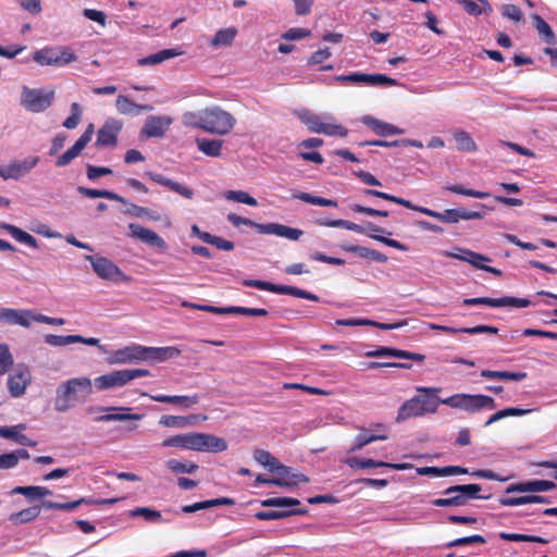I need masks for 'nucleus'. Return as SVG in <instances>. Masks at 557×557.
Returning a JSON list of instances; mask_svg holds the SVG:
<instances>
[{
	"label": "nucleus",
	"mask_w": 557,
	"mask_h": 557,
	"mask_svg": "<svg viewBox=\"0 0 557 557\" xmlns=\"http://www.w3.org/2000/svg\"><path fill=\"white\" fill-rule=\"evenodd\" d=\"M83 504L91 505V504H94V499L82 497L79 499L69 502V503H57V502H51V500H45V502H42V507L45 509H58V510H63V511H71Z\"/></svg>",
	"instance_id": "nucleus-41"
},
{
	"label": "nucleus",
	"mask_w": 557,
	"mask_h": 557,
	"mask_svg": "<svg viewBox=\"0 0 557 557\" xmlns=\"http://www.w3.org/2000/svg\"><path fill=\"white\" fill-rule=\"evenodd\" d=\"M148 375H150V372L147 369L114 370L96 377L95 386L99 391H104L112 387H121L135 379Z\"/></svg>",
	"instance_id": "nucleus-6"
},
{
	"label": "nucleus",
	"mask_w": 557,
	"mask_h": 557,
	"mask_svg": "<svg viewBox=\"0 0 557 557\" xmlns=\"http://www.w3.org/2000/svg\"><path fill=\"white\" fill-rule=\"evenodd\" d=\"M30 382V372L27 368L18 369L8 377V388L13 397H20L25 393Z\"/></svg>",
	"instance_id": "nucleus-25"
},
{
	"label": "nucleus",
	"mask_w": 557,
	"mask_h": 557,
	"mask_svg": "<svg viewBox=\"0 0 557 557\" xmlns=\"http://www.w3.org/2000/svg\"><path fill=\"white\" fill-rule=\"evenodd\" d=\"M416 389L418 393H423L424 395H416L406 400L398 409L396 417L397 422L421 417L425 413L436 412L440 406V398L436 394L441 388L419 386Z\"/></svg>",
	"instance_id": "nucleus-4"
},
{
	"label": "nucleus",
	"mask_w": 557,
	"mask_h": 557,
	"mask_svg": "<svg viewBox=\"0 0 557 557\" xmlns=\"http://www.w3.org/2000/svg\"><path fill=\"white\" fill-rule=\"evenodd\" d=\"M226 449L227 442L222 437L207 433H190V450L222 453Z\"/></svg>",
	"instance_id": "nucleus-12"
},
{
	"label": "nucleus",
	"mask_w": 557,
	"mask_h": 557,
	"mask_svg": "<svg viewBox=\"0 0 557 557\" xmlns=\"http://www.w3.org/2000/svg\"><path fill=\"white\" fill-rule=\"evenodd\" d=\"M38 312L29 309H14L13 325L29 327L32 322H36Z\"/></svg>",
	"instance_id": "nucleus-47"
},
{
	"label": "nucleus",
	"mask_w": 557,
	"mask_h": 557,
	"mask_svg": "<svg viewBox=\"0 0 557 557\" xmlns=\"http://www.w3.org/2000/svg\"><path fill=\"white\" fill-rule=\"evenodd\" d=\"M262 234H271L297 242L304 235V231L280 223H265L262 227Z\"/></svg>",
	"instance_id": "nucleus-28"
},
{
	"label": "nucleus",
	"mask_w": 557,
	"mask_h": 557,
	"mask_svg": "<svg viewBox=\"0 0 557 557\" xmlns=\"http://www.w3.org/2000/svg\"><path fill=\"white\" fill-rule=\"evenodd\" d=\"M92 393V383L88 377H74L63 382L57 387L54 409L65 412L74 407L75 403H84Z\"/></svg>",
	"instance_id": "nucleus-3"
},
{
	"label": "nucleus",
	"mask_w": 557,
	"mask_h": 557,
	"mask_svg": "<svg viewBox=\"0 0 557 557\" xmlns=\"http://www.w3.org/2000/svg\"><path fill=\"white\" fill-rule=\"evenodd\" d=\"M319 134L333 137H346L348 135V129L344 125L336 123L335 119L332 116H325Z\"/></svg>",
	"instance_id": "nucleus-40"
},
{
	"label": "nucleus",
	"mask_w": 557,
	"mask_h": 557,
	"mask_svg": "<svg viewBox=\"0 0 557 557\" xmlns=\"http://www.w3.org/2000/svg\"><path fill=\"white\" fill-rule=\"evenodd\" d=\"M77 191L85 196V197H88V198H106V199H109V200H114V201H117L120 203H123V205H127V200L111 191V190H107V189H92V188H88V187H83V186H79L77 188Z\"/></svg>",
	"instance_id": "nucleus-37"
},
{
	"label": "nucleus",
	"mask_w": 557,
	"mask_h": 557,
	"mask_svg": "<svg viewBox=\"0 0 557 557\" xmlns=\"http://www.w3.org/2000/svg\"><path fill=\"white\" fill-rule=\"evenodd\" d=\"M499 537L502 540L510 541V542H532V543H541V544L547 543V540H545L541 536L519 534V533L500 532Z\"/></svg>",
	"instance_id": "nucleus-51"
},
{
	"label": "nucleus",
	"mask_w": 557,
	"mask_h": 557,
	"mask_svg": "<svg viewBox=\"0 0 557 557\" xmlns=\"http://www.w3.org/2000/svg\"><path fill=\"white\" fill-rule=\"evenodd\" d=\"M385 440H387L386 434L374 435V434L360 433L356 436L354 445L351 446L350 450L351 451L360 450L368 444H371L375 441H385Z\"/></svg>",
	"instance_id": "nucleus-50"
},
{
	"label": "nucleus",
	"mask_w": 557,
	"mask_h": 557,
	"mask_svg": "<svg viewBox=\"0 0 557 557\" xmlns=\"http://www.w3.org/2000/svg\"><path fill=\"white\" fill-rule=\"evenodd\" d=\"M350 468L368 469V468H391L395 470H407L411 468L410 463H391L385 461H376L371 458L352 457L346 460Z\"/></svg>",
	"instance_id": "nucleus-24"
},
{
	"label": "nucleus",
	"mask_w": 557,
	"mask_h": 557,
	"mask_svg": "<svg viewBox=\"0 0 557 557\" xmlns=\"http://www.w3.org/2000/svg\"><path fill=\"white\" fill-rule=\"evenodd\" d=\"M362 194L364 196H371V197H377L387 201L395 202L397 205H400L407 209L418 211L420 213H423L428 216H432L437 219L441 222L444 223H458L460 220H478L482 219L483 214L479 211H467L465 209H446L443 212H436L434 210H431L425 207H420L417 205H413L409 200H406L404 198L389 195L384 191H380L376 189H363Z\"/></svg>",
	"instance_id": "nucleus-2"
},
{
	"label": "nucleus",
	"mask_w": 557,
	"mask_h": 557,
	"mask_svg": "<svg viewBox=\"0 0 557 557\" xmlns=\"http://www.w3.org/2000/svg\"><path fill=\"white\" fill-rule=\"evenodd\" d=\"M454 138L456 141L457 149L460 151L472 152V151H475L478 148L474 140L465 131L456 132L454 134Z\"/></svg>",
	"instance_id": "nucleus-48"
},
{
	"label": "nucleus",
	"mask_w": 557,
	"mask_h": 557,
	"mask_svg": "<svg viewBox=\"0 0 557 557\" xmlns=\"http://www.w3.org/2000/svg\"><path fill=\"white\" fill-rule=\"evenodd\" d=\"M445 190H448L454 194L467 196V197H473L478 199H485L488 198L491 195L486 191H480L475 189L466 188L460 184H453V185H446L444 187Z\"/></svg>",
	"instance_id": "nucleus-49"
},
{
	"label": "nucleus",
	"mask_w": 557,
	"mask_h": 557,
	"mask_svg": "<svg viewBox=\"0 0 557 557\" xmlns=\"http://www.w3.org/2000/svg\"><path fill=\"white\" fill-rule=\"evenodd\" d=\"M198 403H199V396L197 394H195L191 396L171 395L169 404L177 405L183 408H189Z\"/></svg>",
	"instance_id": "nucleus-62"
},
{
	"label": "nucleus",
	"mask_w": 557,
	"mask_h": 557,
	"mask_svg": "<svg viewBox=\"0 0 557 557\" xmlns=\"http://www.w3.org/2000/svg\"><path fill=\"white\" fill-rule=\"evenodd\" d=\"M13 364V357L7 345H0V375L8 372Z\"/></svg>",
	"instance_id": "nucleus-64"
},
{
	"label": "nucleus",
	"mask_w": 557,
	"mask_h": 557,
	"mask_svg": "<svg viewBox=\"0 0 557 557\" xmlns=\"http://www.w3.org/2000/svg\"><path fill=\"white\" fill-rule=\"evenodd\" d=\"M143 416L138 413H107L100 417H97L95 421L97 422H107V421H139Z\"/></svg>",
	"instance_id": "nucleus-57"
},
{
	"label": "nucleus",
	"mask_w": 557,
	"mask_h": 557,
	"mask_svg": "<svg viewBox=\"0 0 557 557\" xmlns=\"http://www.w3.org/2000/svg\"><path fill=\"white\" fill-rule=\"evenodd\" d=\"M131 231V235L143 243L148 244L149 246L165 250L166 244L162 237H160L156 232L146 228L139 224L131 223L128 225Z\"/></svg>",
	"instance_id": "nucleus-21"
},
{
	"label": "nucleus",
	"mask_w": 557,
	"mask_h": 557,
	"mask_svg": "<svg viewBox=\"0 0 557 557\" xmlns=\"http://www.w3.org/2000/svg\"><path fill=\"white\" fill-rule=\"evenodd\" d=\"M293 198L299 199L310 205L321 206V207H337V201L329 198H323L319 196L311 195L305 191H295L293 194Z\"/></svg>",
	"instance_id": "nucleus-43"
},
{
	"label": "nucleus",
	"mask_w": 557,
	"mask_h": 557,
	"mask_svg": "<svg viewBox=\"0 0 557 557\" xmlns=\"http://www.w3.org/2000/svg\"><path fill=\"white\" fill-rule=\"evenodd\" d=\"M181 355V349L175 346L149 347L148 360L152 362H164Z\"/></svg>",
	"instance_id": "nucleus-35"
},
{
	"label": "nucleus",
	"mask_w": 557,
	"mask_h": 557,
	"mask_svg": "<svg viewBox=\"0 0 557 557\" xmlns=\"http://www.w3.org/2000/svg\"><path fill=\"white\" fill-rule=\"evenodd\" d=\"M92 267L94 272L102 280L111 282H127L129 277L111 260L104 257L86 256Z\"/></svg>",
	"instance_id": "nucleus-10"
},
{
	"label": "nucleus",
	"mask_w": 557,
	"mask_h": 557,
	"mask_svg": "<svg viewBox=\"0 0 557 557\" xmlns=\"http://www.w3.org/2000/svg\"><path fill=\"white\" fill-rule=\"evenodd\" d=\"M16 428L17 426H0V436L8 440H14L23 446H36V442L28 438L25 434L18 433Z\"/></svg>",
	"instance_id": "nucleus-44"
},
{
	"label": "nucleus",
	"mask_w": 557,
	"mask_h": 557,
	"mask_svg": "<svg viewBox=\"0 0 557 557\" xmlns=\"http://www.w3.org/2000/svg\"><path fill=\"white\" fill-rule=\"evenodd\" d=\"M0 228L8 232L16 242L21 244H25L32 248L38 247L37 239L33 235L15 225L2 222L0 223Z\"/></svg>",
	"instance_id": "nucleus-33"
},
{
	"label": "nucleus",
	"mask_w": 557,
	"mask_h": 557,
	"mask_svg": "<svg viewBox=\"0 0 557 557\" xmlns=\"http://www.w3.org/2000/svg\"><path fill=\"white\" fill-rule=\"evenodd\" d=\"M131 231V235L143 243L148 244L149 246L165 250L166 244L162 237H160L156 232L146 228L139 224L131 223L128 225Z\"/></svg>",
	"instance_id": "nucleus-19"
},
{
	"label": "nucleus",
	"mask_w": 557,
	"mask_h": 557,
	"mask_svg": "<svg viewBox=\"0 0 557 557\" xmlns=\"http://www.w3.org/2000/svg\"><path fill=\"white\" fill-rule=\"evenodd\" d=\"M146 175L154 183H158L170 190L181 195L186 199H191L194 197V190L185 185H182L169 177H165L159 173L147 172Z\"/></svg>",
	"instance_id": "nucleus-27"
},
{
	"label": "nucleus",
	"mask_w": 557,
	"mask_h": 557,
	"mask_svg": "<svg viewBox=\"0 0 557 557\" xmlns=\"http://www.w3.org/2000/svg\"><path fill=\"white\" fill-rule=\"evenodd\" d=\"M224 197L226 200L245 203L252 207L258 205L257 200L253 197H251L249 194L243 190H227L224 194Z\"/></svg>",
	"instance_id": "nucleus-53"
},
{
	"label": "nucleus",
	"mask_w": 557,
	"mask_h": 557,
	"mask_svg": "<svg viewBox=\"0 0 557 557\" xmlns=\"http://www.w3.org/2000/svg\"><path fill=\"white\" fill-rule=\"evenodd\" d=\"M463 306H476V305H485L494 308L498 307H515V308H528L531 306V301L527 298H517V297H502V298H491V297H476V298H465L462 300Z\"/></svg>",
	"instance_id": "nucleus-13"
},
{
	"label": "nucleus",
	"mask_w": 557,
	"mask_h": 557,
	"mask_svg": "<svg viewBox=\"0 0 557 557\" xmlns=\"http://www.w3.org/2000/svg\"><path fill=\"white\" fill-rule=\"evenodd\" d=\"M334 79L342 84H363L367 86H397L398 82L384 74H366V73H350L347 75H337Z\"/></svg>",
	"instance_id": "nucleus-11"
},
{
	"label": "nucleus",
	"mask_w": 557,
	"mask_h": 557,
	"mask_svg": "<svg viewBox=\"0 0 557 557\" xmlns=\"http://www.w3.org/2000/svg\"><path fill=\"white\" fill-rule=\"evenodd\" d=\"M533 20L539 34L544 36V39L548 45H553L555 42V35L549 24L540 15H534Z\"/></svg>",
	"instance_id": "nucleus-52"
},
{
	"label": "nucleus",
	"mask_w": 557,
	"mask_h": 557,
	"mask_svg": "<svg viewBox=\"0 0 557 557\" xmlns=\"http://www.w3.org/2000/svg\"><path fill=\"white\" fill-rule=\"evenodd\" d=\"M227 220L234 225V226H240V225H246V226H250V227H253L256 228L259 233L262 234V227L264 226V224H261V223H257L248 218H243V216H239L235 213H230L227 215Z\"/></svg>",
	"instance_id": "nucleus-61"
},
{
	"label": "nucleus",
	"mask_w": 557,
	"mask_h": 557,
	"mask_svg": "<svg viewBox=\"0 0 557 557\" xmlns=\"http://www.w3.org/2000/svg\"><path fill=\"white\" fill-rule=\"evenodd\" d=\"M166 467L174 473H194L198 469V465L194 462H182L176 459H169Z\"/></svg>",
	"instance_id": "nucleus-54"
},
{
	"label": "nucleus",
	"mask_w": 557,
	"mask_h": 557,
	"mask_svg": "<svg viewBox=\"0 0 557 557\" xmlns=\"http://www.w3.org/2000/svg\"><path fill=\"white\" fill-rule=\"evenodd\" d=\"M39 162V157H28L22 161H13L0 166V176L3 180H20L28 174Z\"/></svg>",
	"instance_id": "nucleus-15"
},
{
	"label": "nucleus",
	"mask_w": 557,
	"mask_h": 557,
	"mask_svg": "<svg viewBox=\"0 0 557 557\" xmlns=\"http://www.w3.org/2000/svg\"><path fill=\"white\" fill-rule=\"evenodd\" d=\"M300 502L292 497H272L261 502L262 507H276L277 510L258 511L255 517L261 521L278 520L289 516L306 515V508L285 509L286 507L299 506Z\"/></svg>",
	"instance_id": "nucleus-5"
},
{
	"label": "nucleus",
	"mask_w": 557,
	"mask_h": 557,
	"mask_svg": "<svg viewBox=\"0 0 557 557\" xmlns=\"http://www.w3.org/2000/svg\"><path fill=\"white\" fill-rule=\"evenodd\" d=\"M131 231V235L143 243L148 244L149 246L165 250L166 244L162 237H160L156 232L146 228L139 224L131 223L128 225Z\"/></svg>",
	"instance_id": "nucleus-20"
},
{
	"label": "nucleus",
	"mask_w": 557,
	"mask_h": 557,
	"mask_svg": "<svg viewBox=\"0 0 557 557\" xmlns=\"http://www.w3.org/2000/svg\"><path fill=\"white\" fill-rule=\"evenodd\" d=\"M243 284L248 287H255L261 290H267L280 295H290L298 298L308 299L311 301H318L319 297L315 294L300 289L298 287L288 285H278L260 280H244Z\"/></svg>",
	"instance_id": "nucleus-9"
},
{
	"label": "nucleus",
	"mask_w": 557,
	"mask_h": 557,
	"mask_svg": "<svg viewBox=\"0 0 557 557\" xmlns=\"http://www.w3.org/2000/svg\"><path fill=\"white\" fill-rule=\"evenodd\" d=\"M54 91L23 87L21 104L29 112L40 113L51 107Z\"/></svg>",
	"instance_id": "nucleus-8"
},
{
	"label": "nucleus",
	"mask_w": 557,
	"mask_h": 557,
	"mask_svg": "<svg viewBox=\"0 0 557 557\" xmlns=\"http://www.w3.org/2000/svg\"><path fill=\"white\" fill-rule=\"evenodd\" d=\"M181 54H182V51H180L178 49H174V48L163 49V50H160V51L152 53L148 57L138 59L137 64L140 66L154 65V64H159L165 60L178 57Z\"/></svg>",
	"instance_id": "nucleus-34"
},
{
	"label": "nucleus",
	"mask_w": 557,
	"mask_h": 557,
	"mask_svg": "<svg viewBox=\"0 0 557 557\" xmlns=\"http://www.w3.org/2000/svg\"><path fill=\"white\" fill-rule=\"evenodd\" d=\"M548 498L545 496L540 495H524V496H518V497H503L499 498L498 503L502 506L506 507H513V506H521L525 504H544L548 503Z\"/></svg>",
	"instance_id": "nucleus-36"
},
{
	"label": "nucleus",
	"mask_w": 557,
	"mask_h": 557,
	"mask_svg": "<svg viewBox=\"0 0 557 557\" xmlns=\"http://www.w3.org/2000/svg\"><path fill=\"white\" fill-rule=\"evenodd\" d=\"M111 364L131 363L129 346L114 350L108 359Z\"/></svg>",
	"instance_id": "nucleus-60"
},
{
	"label": "nucleus",
	"mask_w": 557,
	"mask_h": 557,
	"mask_svg": "<svg viewBox=\"0 0 557 557\" xmlns=\"http://www.w3.org/2000/svg\"><path fill=\"white\" fill-rule=\"evenodd\" d=\"M368 358H376V357H395V358H403V359H409L417 362H423L425 360V356L418 352H411L408 350H403L398 348H391V347H379L375 350H369L364 354Z\"/></svg>",
	"instance_id": "nucleus-22"
},
{
	"label": "nucleus",
	"mask_w": 557,
	"mask_h": 557,
	"mask_svg": "<svg viewBox=\"0 0 557 557\" xmlns=\"http://www.w3.org/2000/svg\"><path fill=\"white\" fill-rule=\"evenodd\" d=\"M236 35H237V29L235 27L220 29L215 33V35L211 39L210 46L212 48H218L221 46H230L234 41Z\"/></svg>",
	"instance_id": "nucleus-42"
},
{
	"label": "nucleus",
	"mask_w": 557,
	"mask_h": 557,
	"mask_svg": "<svg viewBox=\"0 0 557 557\" xmlns=\"http://www.w3.org/2000/svg\"><path fill=\"white\" fill-rule=\"evenodd\" d=\"M40 515L39 506H32L25 509H22L17 512H13L9 516V521L14 525H20L24 523H28L35 520Z\"/></svg>",
	"instance_id": "nucleus-39"
},
{
	"label": "nucleus",
	"mask_w": 557,
	"mask_h": 557,
	"mask_svg": "<svg viewBox=\"0 0 557 557\" xmlns=\"http://www.w3.org/2000/svg\"><path fill=\"white\" fill-rule=\"evenodd\" d=\"M431 505L434 507H461L463 506V498L458 497L457 494L454 493L431 500Z\"/></svg>",
	"instance_id": "nucleus-56"
},
{
	"label": "nucleus",
	"mask_w": 557,
	"mask_h": 557,
	"mask_svg": "<svg viewBox=\"0 0 557 557\" xmlns=\"http://www.w3.org/2000/svg\"><path fill=\"white\" fill-rule=\"evenodd\" d=\"M315 224L320 225V226H327V227H342V228L352 231L356 233H360V234L364 233V228L361 225L356 224L350 221H347V220L319 219V220H317Z\"/></svg>",
	"instance_id": "nucleus-45"
},
{
	"label": "nucleus",
	"mask_w": 557,
	"mask_h": 557,
	"mask_svg": "<svg viewBox=\"0 0 557 557\" xmlns=\"http://www.w3.org/2000/svg\"><path fill=\"white\" fill-rule=\"evenodd\" d=\"M196 145L199 151L209 157H220L222 152L223 141L220 139L198 138Z\"/></svg>",
	"instance_id": "nucleus-38"
},
{
	"label": "nucleus",
	"mask_w": 557,
	"mask_h": 557,
	"mask_svg": "<svg viewBox=\"0 0 557 557\" xmlns=\"http://www.w3.org/2000/svg\"><path fill=\"white\" fill-rule=\"evenodd\" d=\"M185 123L210 134L226 135L236 124V119L220 107H210L184 115Z\"/></svg>",
	"instance_id": "nucleus-1"
},
{
	"label": "nucleus",
	"mask_w": 557,
	"mask_h": 557,
	"mask_svg": "<svg viewBox=\"0 0 557 557\" xmlns=\"http://www.w3.org/2000/svg\"><path fill=\"white\" fill-rule=\"evenodd\" d=\"M170 124V119L162 116H149L145 122L141 134L147 137H162Z\"/></svg>",
	"instance_id": "nucleus-31"
},
{
	"label": "nucleus",
	"mask_w": 557,
	"mask_h": 557,
	"mask_svg": "<svg viewBox=\"0 0 557 557\" xmlns=\"http://www.w3.org/2000/svg\"><path fill=\"white\" fill-rule=\"evenodd\" d=\"M362 123L373 131L377 136H391L403 134L404 131L393 124L375 119L371 115L362 116Z\"/></svg>",
	"instance_id": "nucleus-29"
},
{
	"label": "nucleus",
	"mask_w": 557,
	"mask_h": 557,
	"mask_svg": "<svg viewBox=\"0 0 557 557\" xmlns=\"http://www.w3.org/2000/svg\"><path fill=\"white\" fill-rule=\"evenodd\" d=\"M468 397L469 394H455L447 398H440V404L449 406L451 408L465 410Z\"/></svg>",
	"instance_id": "nucleus-59"
},
{
	"label": "nucleus",
	"mask_w": 557,
	"mask_h": 557,
	"mask_svg": "<svg viewBox=\"0 0 557 557\" xmlns=\"http://www.w3.org/2000/svg\"><path fill=\"white\" fill-rule=\"evenodd\" d=\"M228 310H230V313H235V314H244V315H251V317L268 315V311L263 308H247V307L232 306V307H228Z\"/></svg>",
	"instance_id": "nucleus-63"
},
{
	"label": "nucleus",
	"mask_w": 557,
	"mask_h": 557,
	"mask_svg": "<svg viewBox=\"0 0 557 557\" xmlns=\"http://www.w3.org/2000/svg\"><path fill=\"white\" fill-rule=\"evenodd\" d=\"M33 60L41 66H64L76 61L77 57L65 46L45 47L33 53Z\"/></svg>",
	"instance_id": "nucleus-7"
},
{
	"label": "nucleus",
	"mask_w": 557,
	"mask_h": 557,
	"mask_svg": "<svg viewBox=\"0 0 557 557\" xmlns=\"http://www.w3.org/2000/svg\"><path fill=\"white\" fill-rule=\"evenodd\" d=\"M122 129V123L116 120L107 121L98 131L96 146L114 147L117 141V135Z\"/></svg>",
	"instance_id": "nucleus-17"
},
{
	"label": "nucleus",
	"mask_w": 557,
	"mask_h": 557,
	"mask_svg": "<svg viewBox=\"0 0 557 557\" xmlns=\"http://www.w3.org/2000/svg\"><path fill=\"white\" fill-rule=\"evenodd\" d=\"M555 487L556 484L553 481L531 480L508 485L506 493H540L552 491Z\"/></svg>",
	"instance_id": "nucleus-18"
},
{
	"label": "nucleus",
	"mask_w": 557,
	"mask_h": 557,
	"mask_svg": "<svg viewBox=\"0 0 557 557\" xmlns=\"http://www.w3.org/2000/svg\"><path fill=\"white\" fill-rule=\"evenodd\" d=\"M429 329L442 331L444 333L451 334V335L458 334V333H467V334H471V335L482 334V333H488V334H497L498 333V329L495 326H491V325H476V326H472V327L456 329V327H451V326L429 323Z\"/></svg>",
	"instance_id": "nucleus-30"
},
{
	"label": "nucleus",
	"mask_w": 557,
	"mask_h": 557,
	"mask_svg": "<svg viewBox=\"0 0 557 557\" xmlns=\"http://www.w3.org/2000/svg\"><path fill=\"white\" fill-rule=\"evenodd\" d=\"M253 459L256 462L267 468L270 472H274L280 476H289L293 474L290 467L280 463L278 460L268 450L260 448L255 449Z\"/></svg>",
	"instance_id": "nucleus-16"
},
{
	"label": "nucleus",
	"mask_w": 557,
	"mask_h": 557,
	"mask_svg": "<svg viewBox=\"0 0 557 557\" xmlns=\"http://www.w3.org/2000/svg\"><path fill=\"white\" fill-rule=\"evenodd\" d=\"M443 255L448 258H454V259L466 261V262L472 264L474 268L484 270V271L492 273L496 276L502 275V271L499 269L484 264V262L491 261V259L488 257L478 253L475 251H472L469 249H459V253L444 251Z\"/></svg>",
	"instance_id": "nucleus-14"
},
{
	"label": "nucleus",
	"mask_w": 557,
	"mask_h": 557,
	"mask_svg": "<svg viewBox=\"0 0 557 557\" xmlns=\"http://www.w3.org/2000/svg\"><path fill=\"white\" fill-rule=\"evenodd\" d=\"M81 117H82L81 106L77 102H73L71 104V115L64 120L63 126L67 129H73L79 124Z\"/></svg>",
	"instance_id": "nucleus-58"
},
{
	"label": "nucleus",
	"mask_w": 557,
	"mask_h": 557,
	"mask_svg": "<svg viewBox=\"0 0 557 557\" xmlns=\"http://www.w3.org/2000/svg\"><path fill=\"white\" fill-rule=\"evenodd\" d=\"M481 485L479 484H462L451 485L442 492V495L457 494L458 497L463 498V506L468 504L470 499H487L488 496H480Z\"/></svg>",
	"instance_id": "nucleus-26"
},
{
	"label": "nucleus",
	"mask_w": 557,
	"mask_h": 557,
	"mask_svg": "<svg viewBox=\"0 0 557 557\" xmlns=\"http://www.w3.org/2000/svg\"><path fill=\"white\" fill-rule=\"evenodd\" d=\"M162 447H182L186 449H190V433L187 434H178L165 438L161 443Z\"/></svg>",
	"instance_id": "nucleus-55"
},
{
	"label": "nucleus",
	"mask_w": 557,
	"mask_h": 557,
	"mask_svg": "<svg viewBox=\"0 0 557 557\" xmlns=\"http://www.w3.org/2000/svg\"><path fill=\"white\" fill-rule=\"evenodd\" d=\"M496 407L495 400L487 395H471L469 394V397L467 399V405L465 408V411L474 413L482 409H494Z\"/></svg>",
	"instance_id": "nucleus-32"
},
{
	"label": "nucleus",
	"mask_w": 557,
	"mask_h": 557,
	"mask_svg": "<svg viewBox=\"0 0 557 557\" xmlns=\"http://www.w3.org/2000/svg\"><path fill=\"white\" fill-rule=\"evenodd\" d=\"M299 120L307 126L311 133L319 134L322 128V123L325 116L312 113L310 111H302L299 113Z\"/></svg>",
	"instance_id": "nucleus-46"
},
{
	"label": "nucleus",
	"mask_w": 557,
	"mask_h": 557,
	"mask_svg": "<svg viewBox=\"0 0 557 557\" xmlns=\"http://www.w3.org/2000/svg\"><path fill=\"white\" fill-rule=\"evenodd\" d=\"M298 482L301 483H308L309 479L302 473H293L289 476H280L278 478H265L261 474H258L255 480V485L258 486L259 484H269V485H276L282 487H292L296 486Z\"/></svg>",
	"instance_id": "nucleus-23"
}]
</instances>
